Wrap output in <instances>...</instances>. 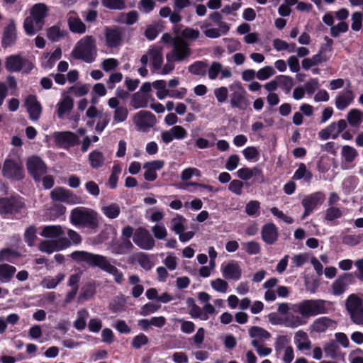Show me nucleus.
<instances>
[{"label": "nucleus", "instance_id": "obj_61", "mask_svg": "<svg viewBox=\"0 0 363 363\" xmlns=\"http://www.w3.org/2000/svg\"><path fill=\"white\" fill-rule=\"evenodd\" d=\"M138 20V13L136 11H131L128 13H121L120 16V21L127 25H133Z\"/></svg>", "mask_w": 363, "mask_h": 363}, {"label": "nucleus", "instance_id": "obj_53", "mask_svg": "<svg viewBox=\"0 0 363 363\" xmlns=\"http://www.w3.org/2000/svg\"><path fill=\"white\" fill-rule=\"evenodd\" d=\"M102 213L109 219L116 218L120 213L121 208L116 203H111L101 208Z\"/></svg>", "mask_w": 363, "mask_h": 363}, {"label": "nucleus", "instance_id": "obj_11", "mask_svg": "<svg viewBox=\"0 0 363 363\" xmlns=\"http://www.w3.org/2000/svg\"><path fill=\"white\" fill-rule=\"evenodd\" d=\"M133 122L138 131L146 133L155 126L157 119L150 111L141 110L133 116Z\"/></svg>", "mask_w": 363, "mask_h": 363}, {"label": "nucleus", "instance_id": "obj_17", "mask_svg": "<svg viewBox=\"0 0 363 363\" xmlns=\"http://www.w3.org/2000/svg\"><path fill=\"white\" fill-rule=\"evenodd\" d=\"M27 169L35 181H39L40 177L46 173V166L43 160L33 156L27 160Z\"/></svg>", "mask_w": 363, "mask_h": 363}, {"label": "nucleus", "instance_id": "obj_42", "mask_svg": "<svg viewBox=\"0 0 363 363\" xmlns=\"http://www.w3.org/2000/svg\"><path fill=\"white\" fill-rule=\"evenodd\" d=\"M306 323V320L301 315L290 314L284 318V325L288 328H295L304 325Z\"/></svg>", "mask_w": 363, "mask_h": 363}, {"label": "nucleus", "instance_id": "obj_36", "mask_svg": "<svg viewBox=\"0 0 363 363\" xmlns=\"http://www.w3.org/2000/svg\"><path fill=\"white\" fill-rule=\"evenodd\" d=\"M248 332L250 337L252 338V341L259 343L271 337V334L267 330L258 326L251 327Z\"/></svg>", "mask_w": 363, "mask_h": 363}, {"label": "nucleus", "instance_id": "obj_59", "mask_svg": "<svg viewBox=\"0 0 363 363\" xmlns=\"http://www.w3.org/2000/svg\"><path fill=\"white\" fill-rule=\"evenodd\" d=\"M20 257V254L11 248H4L0 250V262H11L13 258Z\"/></svg>", "mask_w": 363, "mask_h": 363}, {"label": "nucleus", "instance_id": "obj_33", "mask_svg": "<svg viewBox=\"0 0 363 363\" xmlns=\"http://www.w3.org/2000/svg\"><path fill=\"white\" fill-rule=\"evenodd\" d=\"M294 341L298 351L309 350L311 348V342L308 334L303 330H298L294 333Z\"/></svg>", "mask_w": 363, "mask_h": 363}, {"label": "nucleus", "instance_id": "obj_7", "mask_svg": "<svg viewBox=\"0 0 363 363\" xmlns=\"http://www.w3.org/2000/svg\"><path fill=\"white\" fill-rule=\"evenodd\" d=\"M326 302L322 299L304 300L291 306V310L302 315L305 320L317 315L325 313Z\"/></svg>", "mask_w": 363, "mask_h": 363}, {"label": "nucleus", "instance_id": "obj_62", "mask_svg": "<svg viewBox=\"0 0 363 363\" xmlns=\"http://www.w3.org/2000/svg\"><path fill=\"white\" fill-rule=\"evenodd\" d=\"M351 28L354 31H359L362 26L363 15L361 12L356 11L351 16Z\"/></svg>", "mask_w": 363, "mask_h": 363}, {"label": "nucleus", "instance_id": "obj_38", "mask_svg": "<svg viewBox=\"0 0 363 363\" xmlns=\"http://www.w3.org/2000/svg\"><path fill=\"white\" fill-rule=\"evenodd\" d=\"M333 325L332 320L327 317H321L316 319L310 326L311 332L324 333Z\"/></svg>", "mask_w": 363, "mask_h": 363}, {"label": "nucleus", "instance_id": "obj_27", "mask_svg": "<svg viewBox=\"0 0 363 363\" xmlns=\"http://www.w3.org/2000/svg\"><path fill=\"white\" fill-rule=\"evenodd\" d=\"M354 99V94L350 89L340 91L335 97V106L338 110L342 111L347 108Z\"/></svg>", "mask_w": 363, "mask_h": 363}, {"label": "nucleus", "instance_id": "obj_19", "mask_svg": "<svg viewBox=\"0 0 363 363\" xmlns=\"http://www.w3.org/2000/svg\"><path fill=\"white\" fill-rule=\"evenodd\" d=\"M231 89L233 91L230 99L232 106L237 107L240 109H245L249 102L246 98L245 89L238 84L232 86Z\"/></svg>", "mask_w": 363, "mask_h": 363}, {"label": "nucleus", "instance_id": "obj_28", "mask_svg": "<svg viewBox=\"0 0 363 363\" xmlns=\"http://www.w3.org/2000/svg\"><path fill=\"white\" fill-rule=\"evenodd\" d=\"M16 28L13 20H11L4 28L1 40L2 46L4 48L13 45L16 40Z\"/></svg>", "mask_w": 363, "mask_h": 363}, {"label": "nucleus", "instance_id": "obj_58", "mask_svg": "<svg viewBox=\"0 0 363 363\" xmlns=\"http://www.w3.org/2000/svg\"><path fill=\"white\" fill-rule=\"evenodd\" d=\"M130 105L135 108H145L147 106V100L143 95L135 93L130 100Z\"/></svg>", "mask_w": 363, "mask_h": 363}, {"label": "nucleus", "instance_id": "obj_48", "mask_svg": "<svg viewBox=\"0 0 363 363\" xmlns=\"http://www.w3.org/2000/svg\"><path fill=\"white\" fill-rule=\"evenodd\" d=\"M363 118V112L359 109H351L347 115V120L349 124L352 127H358L361 124Z\"/></svg>", "mask_w": 363, "mask_h": 363}, {"label": "nucleus", "instance_id": "obj_20", "mask_svg": "<svg viewBox=\"0 0 363 363\" xmlns=\"http://www.w3.org/2000/svg\"><path fill=\"white\" fill-rule=\"evenodd\" d=\"M51 199L53 201L65 202L67 203H77L78 197L69 190L62 187H57L50 192Z\"/></svg>", "mask_w": 363, "mask_h": 363}, {"label": "nucleus", "instance_id": "obj_45", "mask_svg": "<svg viewBox=\"0 0 363 363\" xmlns=\"http://www.w3.org/2000/svg\"><path fill=\"white\" fill-rule=\"evenodd\" d=\"M60 240H45L40 242L39 250L48 254H51L56 250H62L60 247Z\"/></svg>", "mask_w": 363, "mask_h": 363}, {"label": "nucleus", "instance_id": "obj_32", "mask_svg": "<svg viewBox=\"0 0 363 363\" xmlns=\"http://www.w3.org/2000/svg\"><path fill=\"white\" fill-rule=\"evenodd\" d=\"M351 274H345L340 276L332 284V292L335 296L342 294L348 286L349 281L352 279Z\"/></svg>", "mask_w": 363, "mask_h": 363}, {"label": "nucleus", "instance_id": "obj_14", "mask_svg": "<svg viewBox=\"0 0 363 363\" xmlns=\"http://www.w3.org/2000/svg\"><path fill=\"white\" fill-rule=\"evenodd\" d=\"M325 200V194L323 192L317 191L305 196L301 204L304 208V213L301 217L303 220L308 216L317 207Z\"/></svg>", "mask_w": 363, "mask_h": 363}, {"label": "nucleus", "instance_id": "obj_24", "mask_svg": "<svg viewBox=\"0 0 363 363\" xmlns=\"http://www.w3.org/2000/svg\"><path fill=\"white\" fill-rule=\"evenodd\" d=\"M53 137L57 145L65 147L74 146L78 140L77 135L69 131L56 132Z\"/></svg>", "mask_w": 363, "mask_h": 363}, {"label": "nucleus", "instance_id": "obj_15", "mask_svg": "<svg viewBox=\"0 0 363 363\" xmlns=\"http://www.w3.org/2000/svg\"><path fill=\"white\" fill-rule=\"evenodd\" d=\"M347 128V123L344 119H340L337 122L330 123L325 129L319 132V137L322 140H327L329 138L336 139L340 133Z\"/></svg>", "mask_w": 363, "mask_h": 363}, {"label": "nucleus", "instance_id": "obj_35", "mask_svg": "<svg viewBox=\"0 0 363 363\" xmlns=\"http://www.w3.org/2000/svg\"><path fill=\"white\" fill-rule=\"evenodd\" d=\"M67 238L65 235L60 240V249H65L71 246L72 245H79L82 242V238L81 235L74 230L69 229L67 230Z\"/></svg>", "mask_w": 363, "mask_h": 363}, {"label": "nucleus", "instance_id": "obj_3", "mask_svg": "<svg viewBox=\"0 0 363 363\" xmlns=\"http://www.w3.org/2000/svg\"><path fill=\"white\" fill-rule=\"evenodd\" d=\"M49 7L44 3L34 4L30 11V16L23 22V28L28 35H34L41 30L45 25V19L48 16Z\"/></svg>", "mask_w": 363, "mask_h": 363}, {"label": "nucleus", "instance_id": "obj_29", "mask_svg": "<svg viewBox=\"0 0 363 363\" xmlns=\"http://www.w3.org/2000/svg\"><path fill=\"white\" fill-rule=\"evenodd\" d=\"M74 100L69 96L63 94L62 99L57 104V114L59 118H64L65 116L69 113L73 108Z\"/></svg>", "mask_w": 363, "mask_h": 363}, {"label": "nucleus", "instance_id": "obj_64", "mask_svg": "<svg viewBox=\"0 0 363 363\" xmlns=\"http://www.w3.org/2000/svg\"><path fill=\"white\" fill-rule=\"evenodd\" d=\"M135 256L137 258L138 264L145 270L148 271L152 267V264L147 255L140 252Z\"/></svg>", "mask_w": 363, "mask_h": 363}, {"label": "nucleus", "instance_id": "obj_37", "mask_svg": "<svg viewBox=\"0 0 363 363\" xmlns=\"http://www.w3.org/2000/svg\"><path fill=\"white\" fill-rule=\"evenodd\" d=\"M43 56L44 61L42 62V66L44 68L50 69L62 57V49L57 47L52 53L45 52Z\"/></svg>", "mask_w": 363, "mask_h": 363}, {"label": "nucleus", "instance_id": "obj_30", "mask_svg": "<svg viewBox=\"0 0 363 363\" xmlns=\"http://www.w3.org/2000/svg\"><path fill=\"white\" fill-rule=\"evenodd\" d=\"M67 23L69 30L74 33L83 34L86 32V25L77 16L74 11H70L67 15Z\"/></svg>", "mask_w": 363, "mask_h": 363}, {"label": "nucleus", "instance_id": "obj_47", "mask_svg": "<svg viewBox=\"0 0 363 363\" xmlns=\"http://www.w3.org/2000/svg\"><path fill=\"white\" fill-rule=\"evenodd\" d=\"M65 277V275L63 273H59L55 277H45L41 281L40 285L43 288L52 289L62 282Z\"/></svg>", "mask_w": 363, "mask_h": 363}, {"label": "nucleus", "instance_id": "obj_6", "mask_svg": "<svg viewBox=\"0 0 363 363\" xmlns=\"http://www.w3.org/2000/svg\"><path fill=\"white\" fill-rule=\"evenodd\" d=\"M2 175L9 179L20 181L24 177L23 163L17 150H12L4 162Z\"/></svg>", "mask_w": 363, "mask_h": 363}, {"label": "nucleus", "instance_id": "obj_2", "mask_svg": "<svg viewBox=\"0 0 363 363\" xmlns=\"http://www.w3.org/2000/svg\"><path fill=\"white\" fill-rule=\"evenodd\" d=\"M172 50L166 55V63L164 65L161 74H167L174 70V62H183L189 59L191 50L189 43L179 36L175 37Z\"/></svg>", "mask_w": 363, "mask_h": 363}, {"label": "nucleus", "instance_id": "obj_49", "mask_svg": "<svg viewBox=\"0 0 363 363\" xmlns=\"http://www.w3.org/2000/svg\"><path fill=\"white\" fill-rule=\"evenodd\" d=\"M186 220L181 215H177L171 220L170 228L176 234L179 235L186 229Z\"/></svg>", "mask_w": 363, "mask_h": 363}, {"label": "nucleus", "instance_id": "obj_16", "mask_svg": "<svg viewBox=\"0 0 363 363\" xmlns=\"http://www.w3.org/2000/svg\"><path fill=\"white\" fill-rule=\"evenodd\" d=\"M104 37L106 45L110 48L118 47L123 41V33L118 27H105Z\"/></svg>", "mask_w": 363, "mask_h": 363}, {"label": "nucleus", "instance_id": "obj_34", "mask_svg": "<svg viewBox=\"0 0 363 363\" xmlns=\"http://www.w3.org/2000/svg\"><path fill=\"white\" fill-rule=\"evenodd\" d=\"M237 176L242 180L247 181L252 177H257L258 179H260V180L262 182L264 181V175L262 174V172L260 169L257 167H253V168H248V167H243L238 170L237 172Z\"/></svg>", "mask_w": 363, "mask_h": 363}, {"label": "nucleus", "instance_id": "obj_60", "mask_svg": "<svg viewBox=\"0 0 363 363\" xmlns=\"http://www.w3.org/2000/svg\"><path fill=\"white\" fill-rule=\"evenodd\" d=\"M245 158L250 162H257L259 158V152L253 146L247 147L242 150Z\"/></svg>", "mask_w": 363, "mask_h": 363}, {"label": "nucleus", "instance_id": "obj_43", "mask_svg": "<svg viewBox=\"0 0 363 363\" xmlns=\"http://www.w3.org/2000/svg\"><path fill=\"white\" fill-rule=\"evenodd\" d=\"M140 282L141 280L137 274H132L128 277V283L133 286L131 294L134 298H138L144 291V287L140 284Z\"/></svg>", "mask_w": 363, "mask_h": 363}, {"label": "nucleus", "instance_id": "obj_9", "mask_svg": "<svg viewBox=\"0 0 363 363\" xmlns=\"http://www.w3.org/2000/svg\"><path fill=\"white\" fill-rule=\"evenodd\" d=\"M290 342V337L284 335H278L274 342L276 355L281 358L284 363H291L295 357L294 350Z\"/></svg>", "mask_w": 363, "mask_h": 363}, {"label": "nucleus", "instance_id": "obj_10", "mask_svg": "<svg viewBox=\"0 0 363 363\" xmlns=\"http://www.w3.org/2000/svg\"><path fill=\"white\" fill-rule=\"evenodd\" d=\"M24 208L25 203L18 196L0 198V215L4 218L20 213Z\"/></svg>", "mask_w": 363, "mask_h": 363}, {"label": "nucleus", "instance_id": "obj_54", "mask_svg": "<svg viewBox=\"0 0 363 363\" xmlns=\"http://www.w3.org/2000/svg\"><path fill=\"white\" fill-rule=\"evenodd\" d=\"M208 64L203 61H196L188 67L190 73L195 75L205 76L207 73Z\"/></svg>", "mask_w": 363, "mask_h": 363}, {"label": "nucleus", "instance_id": "obj_41", "mask_svg": "<svg viewBox=\"0 0 363 363\" xmlns=\"http://www.w3.org/2000/svg\"><path fill=\"white\" fill-rule=\"evenodd\" d=\"M16 269L8 264H0V283H7L11 280Z\"/></svg>", "mask_w": 363, "mask_h": 363}, {"label": "nucleus", "instance_id": "obj_13", "mask_svg": "<svg viewBox=\"0 0 363 363\" xmlns=\"http://www.w3.org/2000/svg\"><path fill=\"white\" fill-rule=\"evenodd\" d=\"M133 242L140 249L150 250L155 245V240L145 228H138L134 232Z\"/></svg>", "mask_w": 363, "mask_h": 363}, {"label": "nucleus", "instance_id": "obj_57", "mask_svg": "<svg viewBox=\"0 0 363 363\" xmlns=\"http://www.w3.org/2000/svg\"><path fill=\"white\" fill-rule=\"evenodd\" d=\"M128 116V110L125 106H120L114 110L113 113V123H121L125 122Z\"/></svg>", "mask_w": 363, "mask_h": 363}, {"label": "nucleus", "instance_id": "obj_44", "mask_svg": "<svg viewBox=\"0 0 363 363\" xmlns=\"http://www.w3.org/2000/svg\"><path fill=\"white\" fill-rule=\"evenodd\" d=\"M46 35L52 42H57L65 37L67 31L61 29L59 25H55L47 29Z\"/></svg>", "mask_w": 363, "mask_h": 363}, {"label": "nucleus", "instance_id": "obj_4", "mask_svg": "<svg viewBox=\"0 0 363 363\" xmlns=\"http://www.w3.org/2000/svg\"><path fill=\"white\" fill-rule=\"evenodd\" d=\"M97 56L96 41L92 35H85L75 44L71 52L74 60H82L86 63L95 61Z\"/></svg>", "mask_w": 363, "mask_h": 363}, {"label": "nucleus", "instance_id": "obj_63", "mask_svg": "<svg viewBox=\"0 0 363 363\" xmlns=\"http://www.w3.org/2000/svg\"><path fill=\"white\" fill-rule=\"evenodd\" d=\"M101 3L109 9L122 10L125 8L124 0H102Z\"/></svg>", "mask_w": 363, "mask_h": 363}, {"label": "nucleus", "instance_id": "obj_39", "mask_svg": "<svg viewBox=\"0 0 363 363\" xmlns=\"http://www.w3.org/2000/svg\"><path fill=\"white\" fill-rule=\"evenodd\" d=\"M134 248L130 240L125 239L120 243H116L111 247L112 253L115 255H125L130 252Z\"/></svg>", "mask_w": 363, "mask_h": 363}, {"label": "nucleus", "instance_id": "obj_50", "mask_svg": "<svg viewBox=\"0 0 363 363\" xmlns=\"http://www.w3.org/2000/svg\"><path fill=\"white\" fill-rule=\"evenodd\" d=\"M343 215L341 208L336 206H329L325 212L324 220L327 223H331L335 220L340 218Z\"/></svg>", "mask_w": 363, "mask_h": 363}, {"label": "nucleus", "instance_id": "obj_56", "mask_svg": "<svg viewBox=\"0 0 363 363\" xmlns=\"http://www.w3.org/2000/svg\"><path fill=\"white\" fill-rule=\"evenodd\" d=\"M312 177V173L307 169L304 164L301 163L294 172L293 179L295 180L304 179L306 182H309L311 180Z\"/></svg>", "mask_w": 363, "mask_h": 363}, {"label": "nucleus", "instance_id": "obj_55", "mask_svg": "<svg viewBox=\"0 0 363 363\" xmlns=\"http://www.w3.org/2000/svg\"><path fill=\"white\" fill-rule=\"evenodd\" d=\"M242 276V267L238 262L228 263V279L238 280Z\"/></svg>", "mask_w": 363, "mask_h": 363}, {"label": "nucleus", "instance_id": "obj_40", "mask_svg": "<svg viewBox=\"0 0 363 363\" xmlns=\"http://www.w3.org/2000/svg\"><path fill=\"white\" fill-rule=\"evenodd\" d=\"M89 161L93 169H99L104 164L106 158L101 151L95 150L89 153Z\"/></svg>", "mask_w": 363, "mask_h": 363}, {"label": "nucleus", "instance_id": "obj_31", "mask_svg": "<svg viewBox=\"0 0 363 363\" xmlns=\"http://www.w3.org/2000/svg\"><path fill=\"white\" fill-rule=\"evenodd\" d=\"M278 235V229L274 223H267L262 228V238L267 244H274L277 240Z\"/></svg>", "mask_w": 363, "mask_h": 363}, {"label": "nucleus", "instance_id": "obj_46", "mask_svg": "<svg viewBox=\"0 0 363 363\" xmlns=\"http://www.w3.org/2000/svg\"><path fill=\"white\" fill-rule=\"evenodd\" d=\"M207 73L208 78L211 80L216 79L218 74H222V78L227 77V71L223 69V66L220 63L213 62L210 66L208 65Z\"/></svg>", "mask_w": 363, "mask_h": 363}, {"label": "nucleus", "instance_id": "obj_5", "mask_svg": "<svg viewBox=\"0 0 363 363\" xmlns=\"http://www.w3.org/2000/svg\"><path fill=\"white\" fill-rule=\"evenodd\" d=\"M71 223L75 226L96 229L99 226L98 213L94 210L84 207H77L71 211Z\"/></svg>", "mask_w": 363, "mask_h": 363}, {"label": "nucleus", "instance_id": "obj_18", "mask_svg": "<svg viewBox=\"0 0 363 363\" xmlns=\"http://www.w3.org/2000/svg\"><path fill=\"white\" fill-rule=\"evenodd\" d=\"M24 106L33 121H37L42 113V106L35 95H28L25 99Z\"/></svg>", "mask_w": 363, "mask_h": 363}, {"label": "nucleus", "instance_id": "obj_52", "mask_svg": "<svg viewBox=\"0 0 363 363\" xmlns=\"http://www.w3.org/2000/svg\"><path fill=\"white\" fill-rule=\"evenodd\" d=\"M89 318V312L83 308L77 312V319L74 321L73 325L77 330H83L86 325V319Z\"/></svg>", "mask_w": 363, "mask_h": 363}, {"label": "nucleus", "instance_id": "obj_1", "mask_svg": "<svg viewBox=\"0 0 363 363\" xmlns=\"http://www.w3.org/2000/svg\"><path fill=\"white\" fill-rule=\"evenodd\" d=\"M70 257L77 263L84 262L91 267H98L111 274L118 284H121L124 281L123 272L112 264L108 258L105 256L86 251L77 250L70 254Z\"/></svg>", "mask_w": 363, "mask_h": 363}, {"label": "nucleus", "instance_id": "obj_51", "mask_svg": "<svg viewBox=\"0 0 363 363\" xmlns=\"http://www.w3.org/2000/svg\"><path fill=\"white\" fill-rule=\"evenodd\" d=\"M278 80L283 82L285 84L291 85L292 79L289 76L281 75L279 77H277L275 79L272 80L264 84V88L267 91L269 92L274 91L277 89L278 87Z\"/></svg>", "mask_w": 363, "mask_h": 363}, {"label": "nucleus", "instance_id": "obj_8", "mask_svg": "<svg viewBox=\"0 0 363 363\" xmlns=\"http://www.w3.org/2000/svg\"><path fill=\"white\" fill-rule=\"evenodd\" d=\"M346 309L352 321L359 325H363V300L355 294H350L345 301Z\"/></svg>", "mask_w": 363, "mask_h": 363}, {"label": "nucleus", "instance_id": "obj_22", "mask_svg": "<svg viewBox=\"0 0 363 363\" xmlns=\"http://www.w3.org/2000/svg\"><path fill=\"white\" fill-rule=\"evenodd\" d=\"M187 131L181 125H174L168 130L161 133V139L163 143L168 144L174 139L182 140L186 137Z\"/></svg>", "mask_w": 363, "mask_h": 363}, {"label": "nucleus", "instance_id": "obj_23", "mask_svg": "<svg viewBox=\"0 0 363 363\" xmlns=\"http://www.w3.org/2000/svg\"><path fill=\"white\" fill-rule=\"evenodd\" d=\"M340 155L342 157V169H347L353 167L352 163L358 156V152L354 147L344 145L341 149Z\"/></svg>", "mask_w": 363, "mask_h": 363}, {"label": "nucleus", "instance_id": "obj_26", "mask_svg": "<svg viewBox=\"0 0 363 363\" xmlns=\"http://www.w3.org/2000/svg\"><path fill=\"white\" fill-rule=\"evenodd\" d=\"M65 235V228L60 225H45L40 233L42 237L52 239V240H60Z\"/></svg>", "mask_w": 363, "mask_h": 363}, {"label": "nucleus", "instance_id": "obj_21", "mask_svg": "<svg viewBox=\"0 0 363 363\" xmlns=\"http://www.w3.org/2000/svg\"><path fill=\"white\" fill-rule=\"evenodd\" d=\"M148 55L152 67V72H157L161 74L163 67V52L162 48L158 46H152L148 49Z\"/></svg>", "mask_w": 363, "mask_h": 363}, {"label": "nucleus", "instance_id": "obj_12", "mask_svg": "<svg viewBox=\"0 0 363 363\" xmlns=\"http://www.w3.org/2000/svg\"><path fill=\"white\" fill-rule=\"evenodd\" d=\"M5 68L10 72H18L24 67L26 72H30L33 67V64L28 60L23 58L20 55H12L7 57L5 60Z\"/></svg>", "mask_w": 363, "mask_h": 363}, {"label": "nucleus", "instance_id": "obj_25", "mask_svg": "<svg viewBox=\"0 0 363 363\" xmlns=\"http://www.w3.org/2000/svg\"><path fill=\"white\" fill-rule=\"evenodd\" d=\"M164 162L162 160H154L147 162L143 164L144 178L146 181L153 182L157 177V171L163 168Z\"/></svg>", "mask_w": 363, "mask_h": 363}]
</instances>
